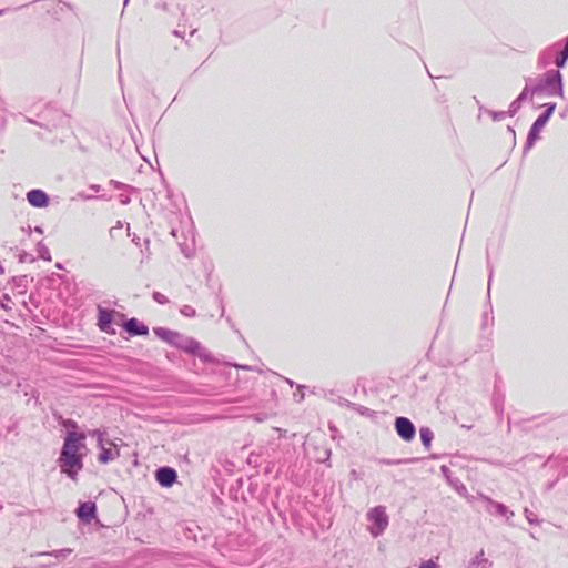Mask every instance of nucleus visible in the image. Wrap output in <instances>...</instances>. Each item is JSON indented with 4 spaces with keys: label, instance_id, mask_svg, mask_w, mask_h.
Returning <instances> with one entry per match:
<instances>
[{
    "label": "nucleus",
    "instance_id": "1",
    "mask_svg": "<svg viewBox=\"0 0 568 568\" xmlns=\"http://www.w3.org/2000/svg\"><path fill=\"white\" fill-rule=\"evenodd\" d=\"M85 438L84 433L69 430L58 459L61 471L73 480L77 478L78 471L83 467V455L80 450L85 448Z\"/></svg>",
    "mask_w": 568,
    "mask_h": 568
},
{
    "label": "nucleus",
    "instance_id": "2",
    "mask_svg": "<svg viewBox=\"0 0 568 568\" xmlns=\"http://www.w3.org/2000/svg\"><path fill=\"white\" fill-rule=\"evenodd\" d=\"M532 92L547 97L564 98V82L559 70H548L542 74L538 83L531 88Z\"/></svg>",
    "mask_w": 568,
    "mask_h": 568
},
{
    "label": "nucleus",
    "instance_id": "3",
    "mask_svg": "<svg viewBox=\"0 0 568 568\" xmlns=\"http://www.w3.org/2000/svg\"><path fill=\"white\" fill-rule=\"evenodd\" d=\"M366 518L369 523L367 530L375 538L383 535L389 524L388 515L384 506H376L369 509L366 514Z\"/></svg>",
    "mask_w": 568,
    "mask_h": 568
},
{
    "label": "nucleus",
    "instance_id": "4",
    "mask_svg": "<svg viewBox=\"0 0 568 568\" xmlns=\"http://www.w3.org/2000/svg\"><path fill=\"white\" fill-rule=\"evenodd\" d=\"M542 106L545 108L544 113H541L536 119V121L532 123V125L529 130L527 141H526V144L524 148L525 152L530 150L532 148V145L535 144V142L539 139V133L541 132V130L547 124L548 120L550 119L551 114L554 113V111L556 109V103L549 102V103H545Z\"/></svg>",
    "mask_w": 568,
    "mask_h": 568
},
{
    "label": "nucleus",
    "instance_id": "5",
    "mask_svg": "<svg viewBox=\"0 0 568 568\" xmlns=\"http://www.w3.org/2000/svg\"><path fill=\"white\" fill-rule=\"evenodd\" d=\"M394 425L398 436L406 442H410L412 439H414L416 435V428L414 424L410 422V419L400 416L395 419Z\"/></svg>",
    "mask_w": 568,
    "mask_h": 568
},
{
    "label": "nucleus",
    "instance_id": "6",
    "mask_svg": "<svg viewBox=\"0 0 568 568\" xmlns=\"http://www.w3.org/2000/svg\"><path fill=\"white\" fill-rule=\"evenodd\" d=\"M115 314L116 312L113 310L98 306V326L102 332L114 333V329H112L111 325Z\"/></svg>",
    "mask_w": 568,
    "mask_h": 568
},
{
    "label": "nucleus",
    "instance_id": "7",
    "mask_svg": "<svg viewBox=\"0 0 568 568\" xmlns=\"http://www.w3.org/2000/svg\"><path fill=\"white\" fill-rule=\"evenodd\" d=\"M93 436H97L99 447L101 448V452L99 454V462L102 464H106L110 460L115 459L119 456V452L116 449H113L112 447H105L103 444V434L100 430H93Z\"/></svg>",
    "mask_w": 568,
    "mask_h": 568
},
{
    "label": "nucleus",
    "instance_id": "8",
    "mask_svg": "<svg viewBox=\"0 0 568 568\" xmlns=\"http://www.w3.org/2000/svg\"><path fill=\"white\" fill-rule=\"evenodd\" d=\"M484 500L488 504V513L503 516L506 518V521L510 524V519L515 516L513 510H510L506 505L495 501L489 497H484Z\"/></svg>",
    "mask_w": 568,
    "mask_h": 568
},
{
    "label": "nucleus",
    "instance_id": "9",
    "mask_svg": "<svg viewBox=\"0 0 568 568\" xmlns=\"http://www.w3.org/2000/svg\"><path fill=\"white\" fill-rule=\"evenodd\" d=\"M155 478L162 487H171L176 481L178 474L171 467H160L155 473Z\"/></svg>",
    "mask_w": 568,
    "mask_h": 568
},
{
    "label": "nucleus",
    "instance_id": "10",
    "mask_svg": "<svg viewBox=\"0 0 568 568\" xmlns=\"http://www.w3.org/2000/svg\"><path fill=\"white\" fill-rule=\"evenodd\" d=\"M27 200L34 207H45L49 204L48 194L39 189L31 190L27 193Z\"/></svg>",
    "mask_w": 568,
    "mask_h": 568
},
{
    "label": "nucleus",
    "instance_id": "11",
    "mask_svg": "<svg viewBox=\"0 0 568 568\" xmlns=\"http://www.w3.org/2000/svg\"><path fill=\"white\" fill-rule=\"evenodd\" d=\"M123 327L132 336L146 335L149 333L148 326L139 322L136 318L128 320Z\"/></svg>",
    "mask_w": 568,
    "mask_h": 568
},
{
    "label": "nucleus",
    "instance_id": "12",
    "mask_svg": "<svg viewBox=\"0 0 568 568\" xmlns=\"http://www.w3.org/2000/svg\"><path fill=\"white\" fill-rule=\"evenodd\" d=\"M153 331L159 338L172 345L179 344V341L182 339L181 334L174 331H170L168 328L156 327Z\"/></svg>",
    "mask_w": 568,
    "mask_h": 568
},
{
    "label": "nucleus",
    "instance_id": "13",
    "mask_svg": "<svg viewBox=\"0 0 568 568\" xmlns=\"http://www.w3.org/2000/svg\"><path fill=\"white\" fill-rule=\"evenodd\" d=\"M80 519L90 523L95 515V505L93 503H81L77 509Z\"/></svg>",
    "mask_w": 568,
    "mask_h": 568
},
{
    "label": "nucleus",
    "instance_id": "14",
    "mask_svg": "<svg viewBox=\"0 0 568 568\" xmlns=\"http://www.w3.org/2000/svg\"><path fill=\"white\" fill-rule=\"evenodd\" d=\"M174 346L184 349L187 353L195 354L200 349V343L182 336V339L179 341V344H175Z\"/></svg>",
    "mask_w": 568,
    "mask_h": 568
},
{
    "label": "nucleus",
    "instance_id": "15",
    "mask_svg": "<svg viewBox=\"0 0 568 568\" xmlns=\"http://www.w3.org/2000/svg\"><path fill=\"white\" fill-rule=\"evenodd\" d=\"M471 566H476L477 568H489L491 564L488 559L485 558L484 550H480L475 558L470 561Z\"/></svg>",
    "mask_w": 568,
    "mask_h": 568
},
{
    "label": "nucleus",
    "instance_id": "16",
    "mask_svg": "<svg viewBox=\"0 0 568 568\" xmlns=\"http://www.w3.org/2000/svg\"><path fill=\"white\" fill-rule=\"evenodd\" d=\"M419 435L423 445L428 449L434 438L433 432L428 427H422L419 430Z\"/></svg>",
    "mask_w": 568,
    "mask_h": 568
},
{
    "label": "nucleus",
    "instance_id": "17",
    "mask_svg": "<svg viewBox=\"0 0 568 568\" xmlns=\"http://www.w3.org/2000/svg\"><path fill=\"white\" fill-rule=\"evenodd\" d=\"M173 7L174 6H173L172 0H160L159 3L156 4V8L161 9L164 12L171 13V14L175 13V10Z\"/></svg>",
    "mask_w": 568,
    "mask_h": 568
},
{
    "label": "nucleus",
    "instance_id": "18",
    "mask_svg": "<svg viewBox=\"0 0 568 568\" xmlns=\"http://www.w3.org/2000/svg\"><path fill=\"white\" fill-rule=\"evenodd\" d=\"M568 60V53L565 51H560L559 54L555 59V64L557 68H564Z\"/></svg>",
    "mask_w": 568,
    "mask_h": 568
},
{
    "label": "nucleus",
    "instance_id": "19",
    "mask_svg": "<svg viewBox=\"0 0 568 568\" xmlns=\"http://www.w3.org/2000/svg\"><path fill=\"white\" fill-rule=\"evenodd\" d=\"M524 515L527 519V521L531 525H538L539 524V520L537 518V516L531 511L529 510L528 508H525L524 509Z\"/></svg>",
    "mask_w": 568,
    "mask_h": 568
},
{
    "label": "nucleus",
    "instance_id": "20",
    "mask_svg": "<svg viewBox=\"0 0 568 568\" xmlns=\"http://www.w3.org/2000/svg\"><path fill=\"white\" fill-rule=\"evenodd\" d=\"M71 554V549H60L52 552H43L42 555H50L54 556L55 558H65L68 555Z\"/></svg>",
    "mask_w": 568,
    "mask_h": 568
},
{
    "label": "nucleus",
    "instance_id": "21",
    "mask_svg": "<svg viewBox=\"0 0 568 568\" xmlns=\"http://www.w3.org/2000/svg\"><path fill=\"white\" fill-rule=\"evenodd\" d=\"M532 94H538L537 92H532L531 91V88H529L528 85H526L524 88V90L521 91V93L518 95V100L520 102L525 101L526 99H528L529 97H531Z\"/></svg>",
    "mask_w": 568,
    "mask_h": 568
},
{
    "label": "nucleus",
    "instance_id": "22",
    "mask_svg": "<svg viewBox=\"0 0 568 568\" xmlns=\"http://www.w3.org/2000/svg\"><path fill=\"white\" fill-rule=\"evenodd\" d=\"M520 105H521V102L516 99L515 101L511 102L510 106H509V110H508V115L509 116H514L518 110L520 109Z\"/></svg>",
    "mask_w": 568,
    "mask_h": 568
},
{
    "label": "nucleus",
    "instance_id": "23",
    "mask_svg": "<svg viewBox=\"0 0 568 568\" xmlns=\"http://www.w3.org/2000/svg\"><path fill=\"white\" fill-rule=\"evenodd\" d=\"M181 314L183 316H186V317H194L196 312L195 310L190 306V305H184L181 310H180Z\"/></svg>",
    "mask_w": 568,
    "mask_h": 568
},
{
    "label": "nucleus",
    "instance_id": "24",
    "mask_svg": "<svg viewBox=\"0 0 568 568\" xmlns=\"http://www.w3.org/2000/svg\"><path fill=\"white\" fill-rule=\"evenodd\" d=\"M153 298L159 304H168L169 303V298L164 294H162L160 292H154L153 293Z\"/></svg>",
    "mask_w": 568,
    "mask_h": 568
},
{
    "label": "nucleus",
    "instance_id": "25",
    "mask_svg": "<svg viewBox=\"0 0 568 568\" xmlns=\"http://www.w3.org/2000/svg\"><path fill=\"white\" fill-rule=\"evenodd\" d=\"M489 114L491 115L493 120L494 121H501L505 119L506 116V112H495V111H489Z\"/></svg>",
    "mask_w": 568,
    "mask_h": 568
},
{
    "label": "nucleus",
    "instance_id": "26",
    "mask_svg": "<svg viewBox=\"0 0 568 568\" xmlns=\"http://www.w3.org/2000/svg\"><path fill=\"white\" fill-rule=\"evenodd\" d=\"M418 568H438V565L433 559H429L422 562Z\"/></svg>",
    "mask_w": 568,
    "mask_h": 568
},
{
    "label": "nucleus",
    "instance_id": "27",
    "mask_svg": "<svg viewBox=\"0 0 568 568\" xmlns=\"http://www.w3.org/2000/svg\"><path fill=\"white\" fill-rule=\"evenodd\" d=\"M64 426L68 428V432L69 430H74L77 429V423L74 420H71V419H68L64 422Z\"/></svg>",
    "mask_w": 568,
    "mask_h": 568
},
{
    "label": "nucleus",
    "instance_id": "28",
    "mask_svg": "<svg viewBox=\"0 0 568 568\" xmlns=\"http://www.w3.org/2000/svg\"><path fill=\"white\" fill-rule=\"evenodd\" d=\"M40 256L41 258L43 260H47V261H51V256H50V253L47 248H44V251H40Z\"/></svg>",
    "mask_w": 568,
    "mask_h": 568
},
{
    "label": "nucleus",
    "instance_id": "29",
    "mask_svg": "<svg viewBox=\"0 0 568 568\" xmlns=\"http://www.w3.org/2000/svg\"><path fill=\"white\" fill-rule=\"evenodd\" d=\"M252 418L255 420V422H263L265 419V415H261V414H256V415H253Z\"/></svg>",
    "mask_w": 568,
    "mask_h": 568
},
{
    "label": "nucleus",
    "instance_id": "30",
    "mask_svg": "<svg viewBox=\"0 0 568 568\" xmlns=\"http://www.w3.org/2000/svg\"><path fill=\"white\" fill-rule=\"evenodd\" d=\"M491 277H493V267H489L488 292L490 291Z\"/></svg>",
    "mask_w": 568,
    "mask_h": 568
},
{
    "label": "nucleus",
    "instance_id": "31",
    "mask_svg": "<svg viewBox=\"0 0 568 568\" xmlns=\"http://www.w3.org/2000/svg\"><path fill=\"white\" fill-rule=\"evenodd\" d=\"M90 189H91L92 191H94V192H99V191H100V189H101V186H100V185H97V184H93V185H91V186H90Z\"/></svg>",
    "mask_w": 568,
    "mask_h": 568
},
{
    "label": "nucleus",
    "instance_id": "32",
    "mask_svg": "<svg viewBox=\"0 0 568 568\" xmlns=\"http://www.w3.org/2000/svg\"><path fill=\"white\" fill-rule=\"evenodd\" d=\"M235 366L239 368L247 369V371L252 369V367L247 366V365H235Z\"/></svg>",
    "mask_w": 568,
    "mask_h": 568
},
{
    "label": "nucleus",
    "instance_id": "33",
    "mask_svg": "<svg viewBox=\"0 0 568 568\" xmlns=\"http://www.w3.org/2000/svg\"><path fill=\"white\" fill-rule=\"evenodd\" d=\"M298 396V400H302L304 398V394L302 393H297V394H294V397H297Z\"/></svg>",
    "mask_w": 568,
    "mask_h": 568
},
{
    "label": "nucleus",
    "instance_id": "34",
    "mask_svg": "<svg viewBox=\"0 0 568 568\" xmlns=\"http://www.w3.org/2000/svg\"><path fill=\"white\" fill-rule=\"evenodd\" d=\"M298 396V400H302L304 398V394L302 393H297V394H294V397H297Z\"/></svg>",
    "mask_w": 568,
    "mask_h": 568
},
{
    "label": "nucleus",
    "instance_id": "35",
    "mask_svg": "<svg viewBox=\"0 0 568 568\" xmlns=\"http://www.w3.org/2000/svg\"><path fill=\"white\" fill-rule=\"evenodd\" d=\"M298 396V400H302L304 398V394L302 393H297V394H294V397H297Z\"/></svg>",
    "mask_w": 568,
    "mask_h": 568
}]
</instances>
